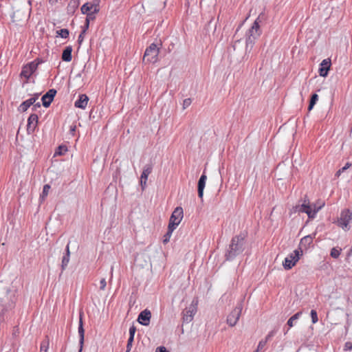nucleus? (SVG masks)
<instances>
[{
	"mask_svg": "<svg viewBox=\"0 0 352 352\" xmlns=\"http://www.w3.org/2000/svg\"><path fill=\"white\" fill-rule=\"evenodd\" d=\"M81 12L87 15V18L94 20L95 19V14L100 11L99 1L95 0L93 2H87L83 4L80 8Z\"/></svg>",
	"mask_w": 352,
	"mask_h": 352,
	"instance_id": "nucleus-3",
	"label": "nucleus"
},
{
	"mask_svg": "<svg viewBox=\"0 0 352 352\" xmlns=\"http://www.w3.org/2000/svg\"><path fill=\"white\" fill-rule=\"evenodd\" d=\"M75 129H76V126H74L72 128V131H75Z\"/></svg>",
	"mask_w": 352,
	"mask_h": 352,
	"instance_id": "nucleus-47",
	"label": "nucleus"
},
{
	"mask_svg": "<svg viewBox=\"0 0 352 352\" xmlns=\"http://www.w3.org/2000/svg\"><path fill=\"white\" fill-rule=\"evenodd\" d=\"M311 322L313 324H316L318 321V314L316 310L312 309L310 313Z\"/></svg>",
	"mask_w": 352,
	"mask_h": 352,
	"instance_id": "nucleus-33",
	"label": "nucleus"
},
{
	"mask_svg": "<svg viewBox=\"0 0 352 352\" xmlns=\"http://www.w3.org/2000/svg\"><path fill=\"white\" fill-rule=\"evenodd\" d=\"M352 221V210L344 209L342 210L340 217L338 219V226L343 230H348L350 228L349 224Z\"/></svg>",
	"mask_w": 352,
	"mask_h": 352,
	"instance_id": "nucleus-6",
	"label": "nucleus"
},
{
	"mask_svg": "<svg viewBox=\"0 0 352 352\" xmlns=\"http://www.w3.org/2000/svg\"><path fill=\"white\" fill-rule=\"evenodd\" d=\"M155 352H168L164 346L157 347Z\"/></svg>",
	"mask_w": 352,
	"mask_h": 352,
	"instance_id": "nucleus-42",
	"label": "nucleus"
},
{
	"mask_svg": "<svg viewBox=\"0 0 352 352\" xmlns=\"http://www.w3.org/2000/svg\"><path fill=\"white\" fill-rule=\"evenodd\" d=\"M302 315V311H298L296 314H295L294 316H292L287 321V325L289 326V328H292L294 326V322L296 320H298L300 316Z\"/></svg>",
	"mask_w": 352,
	"mask_h": 352,
	"instance_id": "nucleus-24",
	"label": "nucleus"
},
{
	"mask_svg": "<svg viewBox=\"0 0 352 352\" xmlns=\"http://www.w3.org/2000/svg\"><path fill=\"white\" fill-rule=\"evenodd\" d=\"M38 122V116L36 114H31L28 120V130L32 129V130L36 126Z\"/></svg>",
	"mask_w": 352,
	"mask_h": 352,
	"instance_id": "nucleus-20",
	"label": "nucleus"
},
{
	"mask_svg": "<svg viewBox=\"0 0 352 352\" xmlns=\"http://www.w3.org/2000/svg\"><path fill=\"white\" fill-rule=\"evenodd\" d=\"M242 311V306L239 305L236 306L228 315L227 318V323L230 327H234L237 323Z\"/></svg>",
	"mask_w": 352,
	"mask_h": 352,
	"instance_id": "nucleus-9",
	"label": "nucleus"
},
{
	"mask_svg": "<svg viewBox=\"0 0 352 352\" xmlns=\"http://www.w3.org/2000/svg\"><path fill=\"white\" fill-rule=\"evenodd\" d=\"M151 318V311L148 309H144L139 314L138 321L142 325L148 326L150 323Z\"/></svg>",
	"mask_w": 352,
	"mask_h": 352,
	"instance_id": "nucleus-13",
	"label": "nucleus"
},
{
	"mask_svg": "<svg viewBox=\"0 0 352 352\" xmlns=\"http://www.w3.org/2000/svg\"><path fill=\"white\" fill-rule=\"evenodd\" d=\"M89 98L86 94H80L78 99L75 102V107L85 109L88 104Z\"/></svg>",
	"mask_w": 352,
	"mask_h": 352,
	"instance_id": "nucleus-16",
	"label": "nucleus"
},
{
	"mask_svg": "<svg viewBox=\"0 0 352 352\" xmlns=\"http://www.w3.org/2000/svg\"><path fill=\"white\" fill-rule=\"evenodd\" d=\"M86 32H85V30H82L81 33L78 36V42L80 45L82 42L84 40V36Z\"/></svg>",
	"mask_w": 352,
	"mask_h": 352,
	"instance_id": "nucleus-38",
	"label": "nucleus"
},
{
	"mask_svg": "<svg viewBox=\"0 0 352 352\" xmlns=\"http://www.w3.org/2000/svg\"><path fill=\"white\" fill-rule=\"evenodd\" d=\"M152 169L153 168L151 165H146L143 168V171L140 177V185L142 190H144L146 186L148 177L151 173Z\"/></svg>",
	"mask_w": 352,
	"mask_h": 352,
	"instance_id": "nucleus-12",
	"label": "nucleus"
},
{
	"mask_svg": "<svg viewBox=\"0 0 352 352\" xmlns=\"http://www.w3.org/2000/svg\"><path fill=\"white\" fill-rule=\"evenodd\" d=\"M244 240L245 236L243 234L235 236L232 239L230 250L227 255L228 259H232L243 251Z\"/></svg>",
	"mask_w": 352,
	"mask_h": 352,
	"instance_id": "nucleus-1",
	"label": "nucleus"
},
{
	"mask_svg": "<svg viewBox=\"0 0 352 352\" xmlns=\"http://www.w3.org/2000/svg\"><path fill=\"white\" fill-rule=\"evenodd\" d=\"M302 255V250H295L289 254L284 260L283 265L285 270H290L296 265Z\"/></svg>",
	"mask_w": 352,
	"mask_h": 352,
	"instance_id": "nucleus-8",
	"label": "nucleus"
},
{
	"mask_svg": "<svg viewBox=\"0 0 352 352\" xmlns=\"http://www.w3.org/2000/svg\"><path fill=\"white\" fill-rule=\"evenodd\" d=\"M72 46L66 47L64 49L63 54H62V60L63 61L70 62L72 59Z\"/></svg>",
	"mask_w": 352,
	"mask_h": 352,
	"instance_id": "nucleus-18",
	"label": "nucleus"
},
{
	"mask_svg": "<svg viewBox=\"0 0 352 352\" xmlns=\"http://www.w3.org/2000/svg\"><path fill=\"white\" fill-rule=\"evenodd\" d=\"M331 60L330 58L324 59L320 64V68L318 70L319 74L322 77H327L328 76L329 71L331 69Z\"/></svg>",
	"mask_w": 352,
	"mask_h": 352,
	"instance_id": "nucleus-11",
	"label": "nucleus"
},
{
	"mask_svg": "<svg viewBox=\"0 0 352 352\" xmlns=\"http://www.w3.org/2000/svg\"><path fill=\"white\" fill-rule=\"evenodd\" d=\"M42 63H43V60L36 58L34 60L26 64L22 68L21 76L24 78L27 82L30 76L36 71L38 66Z\"/></svg>",
	"mask_w": 352,
	"mask_h": 352,
	"instance_id": "nucleus-4",
	"label": "nucleus"
},
{
	"mask_svg": "<svg viewBox=\"0 0 352 352\" xmlns=\"http://www.w3.org/2000/svg\"><path fill=\"white\" fill-rule=\"evenodd\" d=\"M134 338L133 337H129L128 339V343H127V350H130L131 346L132 344V342L133 341Z\"/></svg>",
	"mask_w": 352,
	"mask_h": 352,
	"instance_id": "nucleus-41",
	"label": "nucleus"
},
{
	"mask_svg": "<svg viewBox=\"0 0 352 352\" xmlns=\"http://www.w3.org/2000/svg\"><path fill=\"white\" fill-rule=\"evenodd\" d=\"M67 151V148L65 146H59L57 151L55 152V155H64Z\"/></svg>",
	"mask_w": 352,
	"mask_h": 352,
	"instance_id": "nucleus-30",
	"label": "nucleus"
},
{
	"mask_svg": "<svg viewBox=\"0 0 352 352\" xmlns=\"http://www.w3.org/2000/svg\"><path fill=\"white\" fill-rule=\"evenodd\" d=\"M318 100V96L317 94H314L311 97V99H310V101H309V107H308V110L309 111H311L314 105L316 104V103L317 102V101Z\"/></svg>",
	"mask_w": 352,
	"mask_h": 352,
	"instance_id": "nucleus-25",
	"label": "nucleus"
},
{
	"mask_svg": "<svg viewBox=\"0 0 352 352\" xmlns=\"http://www.w3.org/2000/svg\"><path fill=\"white\" fill-rule=\"evenodd\" d=\"M271 336V334H269L265 340H261L258 344V346H257V349L255 352H259L261 351H263L267 344V340L269 339V338Z\"/></svg>",
	"mask_w": 352,
	"mask_h": 352,
	"instance_id": "nucleus-26",
	"label": "nucleus"
},
{
	"mask_svg": "<svg viewBox=\"0 0 352 352\" xmlns=\"http://www.w3.org/2000/svg\"><path fill=\"white\" fill-rule=\"evenodd\" d=\"M341 252H342L341 248H333L331 250L330 255L331 257H333L334 258H338L340 256Z\"/></svg>",
	"mask_w": 352,
	"mask_h": 352,
	"instance_id": "nucleus-27",
	"label": "nucleus"
},
{
	"mask_svg": "<svg viewBox=\"0 0 352 352\" xmlns=\"http://www.w3.org/2000/svg\"><path fill=\"white\" fill-rule=\"evenodd\" d=\"M351 166V164L349 163V162H347L345 166L344 167H342V168L339 169L336 173V177H339L340 176V175L344 172L346 170H347L348 168H349Z\"/></svg>",
	"mask_w": 352,
	"mask_h": 352,
	"instance_id": "nucleus-29",
	"label": "nucleus"
},
{
	"mask_svg": "<svg viewBox=\"0 0 352 352\" xmlns=\"http://www.w3.org/2000/svg\"><path fill=\"white\" fill-rule=\"evenodd\" d=\"M90 20L91 19L86 17L85 23L82 27V30H85V32H86L89 28Z\"/></svg>",
	"mask_w": 352,
	"mask_h": 352,
	"instance_id": "nucleus-37",
	"label": "nucleus"
},
{
	"mask_svg": "<svg viewBox=\"0 0 352 352\" xmlns=\"http://www.w3.org/2000/svg\"><path fill=\"white\" fill-rule=\"evenodd\" d=\"M111 274H113V269H111Z\"/></svg>",
	"mask_w": 352,
	"mask_h": 352,
	"instance_id": "nucleus-48",
	"label": "nucleus"
},
{
	"mask_svg": "<svg viewBox=\"0 0 352 352\" xmlns=\"http://www.w3.org/2000/svg\"><path fill=\"white\" fill-rule=\"evenodd\" d=\"M50 188L51 187L49 184L44 185L43 188V192L41 195V199L44 200L47 197V196L48 195L49 191L50 190Z\"/></svg>",
	"mask_w": 352,
	"mask_h": 352,
	"instance_id": "nucleus-28",
	"label": "nucleus"
},
{
	"mask_svg": "<svg viewBox=\"0 0 352 352\" xmlns=\"http://www.w3.org/2000/svg\"><path fill=\"white\" fill-rule=\"evenodd\" d=\"M161 46L162 43L160 44V46L155 43H151L145 50L143 60L148 63L157 62Z\"/></svg>",
	"mask_w": 352,
	"mask_h": 352,
	"instance_id": "nucleus-2",
	"label": "nucleus"
},
{
	"mask_svg": "<svg viewBox=\"0 0 352 352\" xmlns=\"http://www.w3.org/2000/svg\"><path fill=\"white\" fill-rule=\"evenodd\" d=\"M100 289L101 290H104L106 288V286H107V282H106L105 278H102L100 280Z\"/></svg>",
	"mask_w": 352,
	"mask_h": 352,
	"instance_id": "nucleus-36",
	"label": "nucleus"
},
{
	"mask_svg": "<svg viewBox=\"0 0 352 352\" xmlns=\"http://www.w3.org/2000/svg\"><path fill=\"white\" fill-rule=\"evenodd\" d=\"M56 91L55 89H50L45 94H44L41 98L43 105L45 107H48L54 100L56 96Z\"/></svg>",
	"mask_w": 352,
	"mask_h": 352,
	"instance_id": "nucleus-14",
	"label": "nucleus"
},
{
	"mask_svg": "<svg viewBox=\"0 0 352 352\" xmlns=\"http://www.w3.org/2000/svg\"><path fill=\"white\" fill-rule=\"evenodd\" d=\"M190 104H191V100L190 98L185 99L183 102L184 109L187 108L188 106L190 105Z\"/></svg>",
	"mask_w": 352,
	"mask_h": 352,
	"instance_id": "nucleus-40",
	"label": "nucleus"
},
{
	"mask_svg": "<svg viewBox=\"0 0 352 352\" xmlns=\"http://www.w3.org/2000/svg\"><path fill=\"white\" fill-rule=\"evenodd\" d=\"M261 33L260 25L258 21H255L247 33L248 41L250 43L254 42L261 35Z\"/></svg>",
	"mask_w": 352,
	"mask_h": 352,
	"instance_id": "nucleus-10",
	"label": "nucleus"
},
{
	"mask_svg": "<svg viewBox=\"0 0 352 352\" xmlns=\"http://www.w3.org/2000/svg\"><path fill=\"white\" fill-rule=\"evenodd\" d=\"M184 217V211L182 207H177L173 212L168 223V230L173 232L181 223Z\"/></svg>",
	"mask_w": 352,
	"mask_h": 352,
	"instance_id": "nucleus-5",
	"label": "nucleus"
},
{
	"mask_svg": "<svg viewBox=\"0 0 352 352\" xmlns=\"http://www.w3.org/2000/svg\"><path fill=\"white\" fill-rule=\"evenodd\" d=\"M66 255L70 256L69 245V243L66 246Z\"/></svg>",
	"mask_w": 352,
	"mask_h": 352,
	"instance_id": "nucleus-43",
	"label": "nucleus"
},
{
	"mask_svg": "<svg viewBox=\"0 0 352 352\" xmlns=\"http://www.w3.org/2000/svg\"><path fill=\"white\" fill-rule=\"evenodd\" d=\"M196 312L195 307H190L188 310L184 312L183 319L184 321L188 322L192 320L193 316Z\"/></svg>",
	"mask_w": 352,
	"mask_h": 352,
	"instance_id": "nucleus-19",
	"label": "nucleus"
},
{
	"mask_svg": "<svg viewBox=\"0 0 352 352\" xmlns=\"http://www.w3.org/2000/svg\"><path fill=\"white\" fill-rule=\"evenodd\" d=\"M78 333L80 336V343L81 344H82L83 342H84L85 330L83 328V323H82V319L81 316H80V320H79Z\"/></svg>",
	"mask_w": 352,
	"mask_h": 352,
	"instance_id": "nucleus-22",
	"label": "nucleus"
},
{
	"mask_svg": "<svg viewBox=\"0 0 352 352\" xmlns=\"http://www.w3.org/2000/svg\"><path fill=\"white\" fill-rule=\"evenodd\" d=\"M314 237L311 235H307L301 239L298 250H307L312 244Z\"/></svg>",
	"mask_w": 352,
	"mask_h": 352,
	"instance_id": "nucleus-15",
	"label": "nucleus"
},
{
	"mask_svg": "<svg viewBox=\"0 0 352 352\" xmlns=\"http://www.w3.org/2000/svg\"><path fill=\"white\" fill-rule=\"evenodd\" d=\"M311 206H312V209L318 208L320 206V205L317 206L316 204L314 205H311Z\"/></svg>",
	"mask_w": 352,
	"mask_h": 352,
	"instance_id": "nucleus-46",
	"label": "nucleus"
},
{
	"mask_svg": "<svg viewBox=\"0 0 352 352\" xmlns=\"http://www.w3.org/2000/svg\"><path fill=\"white\" fill-rule=\"evenodd\" d=\"M69 257H70V256H69V255H65L63 256V258L62 259V264H61L63 270H64L67 267V266L69 262Z\"/></svg>",
	"mask_w": 352,
	"mask_h": 352,
	"instance_id": "nucleus-32",
	"label": "nucleus"
},
{
	"mask_svg": "<svg viewBox=\"0 0 352 352\" xmlns=\"http://www.w3.org/2000/svg\"><path fill=\"white\" fill-rule=\"evenodd\" d=\"M207 179V176L205 174H203L199 180L198 182V196L199 198L202 199L204 195V189L206 186V182Z\"/></svg>",
	"mask_w": 352,
	"mask_h": 352,
	"instance_id": "nucleus-17",
	"label": "nucleus"
},
{
	"mask_svg": "<svg viewBox=\"0 0 352 352\" xmlns=\"http://www.w3.org/2000/svg\"><path fill=\"white\" fill-rule=\"evenodd\" d=\"M324 206V203L322 202L318 208L312 209L309 199H305L303 203L299 206L298 211L306 213L309 219H314L316 213Z\"/></svg>",
	"mask_w": 352,
	"mask_h": 352,
	"instance_id": "nucleus-7",
	"label": "nucleus"
},
{
	"mask_svg": "<svg viewBox=\"0 0 352 352\" xmlns=\"http://www.w3.org/2000/svg\"><path fill=\"white\" fill-rule=\"evenodd\" d=\"M36 102L35 98H31L21 104L19 110L21 111H26L28 109Z\"/></svg>",
	"mask_w": 352,
	"mask_h": 352,
	"instance_id": "nucleus-21",
	"label": "nucleus"
},
{
	"mask_svg": "<svg viewBox=\"0 0 352 352\" xmlns=\"http://www.w3.org/2000/svg\"><path fill=\"white\" fill-rule=\"evenodd\" d=\"M172 233H173V232H170V230L168 229L167 233L164 236V239H163L164 243H166L169 241L170 238L172 235Z\"/></svg>",
	"mask_w": 352,
	"mask_h": 352,
	"instance_id": "nucleus-34",
	"label": "nucleus"
},
{
	"mask_svg": "<svg viewBox=\"0 0 352 352\" xmlns=\"http://www.w3.org/2000/svg\"><path fill=\"white\" fill-rule=\"evenodd\" d=\"M311 206H312V209L318 208L320 206V205L317 206L316 204L314 205H311Z\"/></svg>",
	"mask_w": 352,
	"mask_h": 352,
	"instance_id": "nucleus-45",
	"label": "nucleus"
},
{
	"mask_svg": "<svg viewBox=\"0 0 352 352\" xmlns=\"http://www.w3.org/2000/svg\"><path fill=\"white\" fill-rule=\"evenodd\" d=\"M135 331H136V328L135 326H131L130 328H129V337H133L134 338V335L135 333Z\"/></svg>",
	"mask_w": 352,
	"mask_h": 352,
	"instance_id": "nucleus-39",
	"label": "nucleus"
},
{
	"mask_svg": "<svg viewBox=\"0 0 352 352\" xmlns=\"http://www.w3.org/2000/svg\"><path fill=\"white\" fill-rule=\"evenodd\" d=\"M50 346V338L45 336V339L41 342L40 346V352H47Z\"/></svg>",
	"mask_w": 352,
	"mask_h": 352,
	"instance_id": "nucleus-23",
	"label": "nucleus"
},
{
	"mask_svg": "<svg viewBox=\"0 0 352 352\" xmlns=\"http://www.w3.org/2000/svg\"><path fill=\"white\" fill-rule=\"evenodd\" d=\"M41 107V104L39 102H37L36 104H34V109H36V107Z\"/></svg>",
	"mask_w": 352,
	"mask_h": 352,
	"instance_id": "nucleus-44",
	"label": "nucleus"
},
{
	"mask_svg": "<svg viewBox=\"0 0 352 352\" xmlns=\"http://www.w3.org/2000/svg\"><path fill=\"white\" fill-rule=\"evenodd\" d=\"M57 34L60 37H62L63 38H66L69 36V32L67 29H61V30L57 31Z\"/></svg>",
	"mask_w": 352,
	"mask_h": 352,
	"instance_id": "nucleus-31",
	"label": "nucleus"
},
{
	"mask_svg": "<svg viewBox=\"0 0 352 352\" xmlns=\"http://www.w3.org/2000/svg\"><path fill=\"white\" fill-rule=\"evenodd\" d=\"M352 350V342H346L344 346V351H349Z\"/></svg>",
	"mask_w": 352,
	"mask_h": 352,
	"instance_id": "nucleus-35",
	"label": "nucleus"
}]
</instances>
